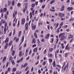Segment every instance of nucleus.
<instances>
[{
    "label": "nucleus",
    "mask_w": 74,
    "mask_h": 74,
    "mask_svg": "<svg viewBox=\"0 0 74 74\" xmlns=\"http://www.w3.org/2000/svg\"><path fill=\"white\" fill-rule=\"evenodd\" d=\"M62 64H63V66H62V69H63V67H64V66L65 65V62H63Z\"/></svg>",
    "instance_id": "ea45409f"
},
{
    "label": "nucleus",
    "mask_w": 74,
    "mask_h": 74,
    "mask_svg": "<svg viewBox=\"0 0 74 74\" xmlns=\"http://www.w3.org/2000/svg\"><path fill=\"white\" fill-rule=\"evenodd\" d=\"M8 64H9V62H7L6 64V67H7L8 66Z\"/></svg>",
    "instance_id": "8fccbe9b"
},
{
    "label": "nucleus",
    "mask_w": 74,
    "mask_h": 74,
    "mask_svg": "<svg viewBox=\"0 0 74 74\" xmlns=\"http://www.w3.org/2000/svg\"><path fill=\"white\" fill-rule=\"evenodd\" d=\"M49 36H50V34H47L45 36V38L46 39H49Z\"/></svg>",
    "instance_id": "7ed1b4c3"
},
{
    "label": "nucleus",
    "mask_w": 74,
    "mask_h": 74,
    "mask_svg": "<svg viewBox=\"0 0 74 74\" xmlns=\"http://www.w3.org/2000/svg\"><path fill=\"white\" fill-rule=\"evenodd\" d=\"M39 63V61H37L36 62V63L35 64V65H37V64H38Z\"/></svg>",
    "instance_id": "6e6d98bb"
},
{
    "label": "nucleus",
    "mask_w": 74,
    "mask_h": 74,
    "mask_svg": "<svg viewBox=\"0 0 74 74\" xmlns=\"http://www.w3.org/2000/svg\"><path fill=\"white\" fill-rule=\"evenodd\" d=\"M8 72L11 71V68H9L8 69Z\"/></svg>",
    "instance_id": "a19ab883"
},
{
    "label": "nucleus",
    "mask_w": 74,
    "mask_h": 74,
    "mask_svg": "<svg viewBox=\"0 0 74 74\" xmlns=\"http://www.w3.org/2000/svg\"><path fill=\"white\" fill-rule=\"evenodd\" d=\"M74 20V18H71L70 19V21H73Z\"/></svg>",
    "instance_id": "4c0bfd02"
},
{
    "label": "nucleus",
    "mask_w": 74,
    "mask_h": 74,
    "mask_svg": "<svg viewBox=\"0 0 74 74\" xmlns=\"http://www.w3.org/2000/svg\"><path fill=\"white\" fill-rule=\"evenodd\" d=\"M23 41H24V36H23L22 37V42H21L20 44V46H21V44H22L23 42Z\"/></svg>",
    "instance_id": "423d86ee"
},
{
    "label": "nucleus",
    "mask_w": 74,
    "mask_h": 74,
    "mask_svg": "<svg viewBox=\"0 0 74 74\" xmlns=\"http://www.w3.org/2000/svg\"><path fill=\"white\" fill-rule=\"evenodd\" d=\"M12 32H11L9 34V36H11L12 34Z\"/></svg>",
    "instance_id": "603ef678"
},
{
    "label": "nucleus",
    "mask_w": 74,
    "mask_h": 74,
    "mask_svg": "<svg viewBox=\"0 0 74 74\" xmlns=\"http://www.w3.org/2000/svg\"><path fill=\"white\" fill-rule=\"evenodd\" d=\"M68 53H66V54H65V58H66V57H67V56H68Z\"/></svg>",
    "instance_id": "49530a36"
},
{
    "label": "nucleus",
    "mask_w": 74,
    "mask_h": 74,
    "mask_svg": "<svg viewBox=\"0 0 74 74\" xmlns=\"http://www.w3.org/2000/svg\"><path fill=\"white\" fill-rule=\"evenodd\" d=\"M26 46H27V44H26V43H25V44L24 45V47H26Z\"/></svg>",
    "instance_id": "bf43d9fd"
},
{
    "label": "nucleus",
    "mask_w": 74,
    "mask_h": 74,
    "mask_svg": "<svg viewBox=\"0 0 74 74\" xmlns=\"http://www.w3.org/2000/svg\"><path fill=\"white\" fill-rule=\"evenodd\" d=\"M22 51H21L20 52L19 56H22Z\"/></svg>",
    "instance_id": "b1692460"
},
{
    "label": "nucleus",
    "mask_w": 74,
    "mask_h": 74,
    "mask_svg": "<svg viewBox=\"0 0 74 74\" xmlns=\"http://www.w3.org/2000/svg\"><path fill=\"white\" fill-rule=\"evenodd\" d=\"M59 37H61L60 40V41H63L66 38V36H65V33H62L59 35Z\"/></svg>",
    "instance_id": "f257e3e1"
},
{
    "label": "nucleus",
    "mask_w": 74,
    "mask_h": 74,
    "mask_svg": "<svg viewBox=\"0 0 74 74\" xmlns=\"http://www.w3.org/2000/svg\"><path fill=\"white\" fill-rule=\"evenodd\" d=\"M29 14L30 15V18L31 19V18H32V17H33V15H32V12H30Z\"/></svg>",
    "instance_id": "bb28decb"
},
{
    "label": "nucleus",
    "mask_w": 74,
    "mask_h": 74,
    "mask_svg": "<svg viewBox=\"0 0 74 74\" xmlns=\"http://www.w3.org/2000/svg\"><path fill=\"white\" fill-rule=\"evenodd\" d=\"M60 29H59V28H58L56 32L58 33H59V30Z\"/></svg>",
    "instance_id": "de8ad7c7"
},
{
    "label": "nucleus",
    "mask_w": 74,
    "mask_h": 74,
    "mask_svg": "<svg viewBox=\"0 0 74 74\" xmlns=\"http://www.w3.org/2000/svg\"><path fill=\"white\" fill-rule=\"evenodd\" d=\"M27 21H29V16H27Z\"/></svg>",
    "instance_id": "774afa93"
},
{
    "label": "nucleus",
    "mask_w": 74,
    "mask_h": 74,
    "mask_svg": "<svg viewBox=\"0 0 74 74\" xmlns=\"http://www.w3.org/2000/svg\"><path fill=\"white\" fill-rule=\"evenodd\" d=\"M38 30H36L35 32L34 33H36V34H37V33H38Z\"/></svg>",
    "instance_id": "37998d69"
},
{
    "label": "nucleus",
    "mask_w": 74,
    "mask_h": 74,
    "mask_svg": "<svg viewBox=\"0 0 74 74\" xmlns=\"http://www.w3.org/2000/svg\"><path fill=\"white\" fill-rule=\"evenodd\" d=\"M5 16V19H7V18H8V17H7V14H5L4 15Z\"/></svg>",
    "instance_id": "7c9ffc66"
},
{
    "label": "nucleus",
    "mask_w": 74,
    "mask_h": 74,
    "mask_svg": "<svg viewBox=\"0 0 74 74\" xmlns=\"http://www.w3.org/2000/svg\"><path fill=\"white\" fill-rule=\"evenodd\" d=\"M7 58V57H5L3 58V59L2 60V62L3 63H4L6 61V59Z\"/></svg>",
    "instance_id": "0eeeda50"
},
{
    "label": "nucleus",
    "mask_w": 74,
    "mask_h": 74,
    "mask_svg": "<svg viewBox=\"0 0 74 74\" xmlns=\"http://www.w3.org/2000/svg\"><path fill=\"white\" fill-rule=\"evenodd\" d=\"M55 0H52V1L50 2V4H53V3H54V2H55Z\"/></svg>",
    "instance_id": "473e14b6"
},
{
    "label": "nucleus",
    "mask_w": 74,
    "mask_h": 74,
    "mask_svg": "<svg viewBox=\"0 0 74 74\" xmlns=\"http://www.w3.org/2000/svg\"><path fill=\"white\" fill-rule=\"evenodd\" d=\"M58 15L59 16H60V17L62 18V17H64V14H62V13H59L58 14Z\"/></svg>",
    "instance_id": "f03ea898"
},
{
    "label": "nucleus",
    "mask_w": 74,
    "mask_h": 74,
    "mask_svg": "<svg viewBox=\"0 0 74 74\" xmlns=\"http://www.w3.org/2000/svg\"><path fill=\"white\" fill-rule=\"evenodd\" d=\"M22 33V31H19V33H18V36L19 37H20L21 36V34Z\"/></svg>",
    "instance_id": "f3484780"
},
{
    "label": "nucleus",
    "mask_w": 74,
    "mask_h": 74,
    "mask_svg": "<svg viewBox=\"0 0 74 74\" xmlns=\"http://www.w3.org/2000/svg\"><path fill=\"white\" fill-rule=\"evenodd\" d=\"M25 30H27L28 29V26H25Z\"/></svg>",
    "instance_id": "09e8293b"
},
{
    "label": "nucleus",
    "mask_w": 74,
    "mask_h": 74,
    "mask_svg": "<svg viewBox=\"0 0 74 74\" xmlns=\"http://www.w3.org/2000/svg\"><path fill=\"white\" fill-rule=\"evenodd\" d=\"M7 23H6L5 25V27H7Z\"/></svg>",
    "instance_id": "0e129e2a"
},
{
    "label": "nucleus",
    "mask_w": 74,
    "mask_h": 74,
    "mask_svg": "<svg viewBox=\"0 0 74 74\" xmlns=\"http://www.w3.org/2000/svg\"><path fill=\"white\" fill-rule=\"evenodd\" d=\"M34 37H35L36 38H37V34H36V33H34Z\"/></svg>",
    "instance_id": "412c9836"
},
{
    "label": "nucleus",
    "mask_w": 74,
    "mask_h": 74,
    "mask_svg": "<svg viewBox=\"0 0 74 74\" xmlns=\"http://www.w3.org/2000/svg\"><path fill=\"white\" fill-rule=\"evenodd\" d=\"M73 7H69L67 8V10L68 11H71V10H73Z\"/></svg>",
    "instance_id": "6e6552de"
},
{
    "label": "nucleus",
    "mask_w": 74,
    "mask_h": 74,
    "mask_svg": "<svg viewBox=\"0 0 74 74\" xmlns=\"http://www.w3.org/2000/svg\"><path fill=\"white\" fill-rule=\"evenodd\" d=\"M11 62L12 63V64L13 65H14V64H15V62H14V60H12Z\"/></svg>",
    "instance_id": "a878e982"
},
{
    "label": "nucleus",
    "mask_w": 74,
    "mask_h": 74,
    "mask_svg": "<svg viewBox=\"0 0 74 74\" xmlns=\"http://www.w3.org/2000/svg\"><path fill=\"white\" fill-rule=\"evenodd\" d=\"M64 6H63L61 8V11H64Z\"/></svg>",
    "instance_id": "f8f14e48"
},
{
    "label": "nucleus",
    "mask_w": 74,
    "mask_h": 74,
    "mask_svg": "<svg viewBox=\"0 0 74 74\" xmlns=\"http://www.w3.org/2000/svg\"><path fill=\"white\" fill-rule=\"evenodd\" d=\"M39 74H41V71L40 70H39L38 71Z\"/></svg>",
    "instance_id": "338daca9"
},
{
    "label": "nucleus",
    "mask_w": 74,
    "mask_h": 74,
    "mask_svg": "<svg viewBox=\"0 0 74 74\" xmlns=\"http://www.w3.org/2000/svg\"><path fill=\"white\" fill-rule=\"evenodd\" d=\"M65 20V18H61V21H64V20Z\"/></svg>",
    "instance_id": "052dcab7"
},
{
    "label": "nucleus",
    "mask_w": 74,
    "mask_h": 74,
    "mask_svg": "<svg viewBox=\"0 0 74 74\" xmlns=\"http://www.w3.org/2000/svg\"><path fill=\"white\" fill-rule=\"evenodd\" d=\"M31 6L32 7H34L35 6V4L34 3L32 4Z\"/></svg>",
    "instance_id": "e433bc0d"
},
{
    "label": "nucleus",
    "mask_w": 74,
    "mask_h": 74,
    "mask_svg": "<svg viewBox=\"0 0 74 74\" xmlns=\"http://www.w3.org/2000/svg\"><path fill=\"white\" fill-rule=\"evenodd\" d=\"M25 23V18L22 19L21 23L22 25H24Z\"/></svg>",
    "instance_id": "20e7f679"
},
{
    "label": "nucleus",
    "mask_w": 74,
    "mask_h": 74,
    "mask_svg": "<svg viewBox=\"0 0 74 74\" xmlns=\"http://www.w3.org/2000/svg\"><path fill=\"white\" fill-rule=\"evenodd\" d=\"M1 23H5V20H4L2 19L1 20Z\"/></svg>",
    "instance_id": "a211bd4d"
},
{
    "label": "nucleus",
    "mask_w": 74,
    "mask_h": 74,
    "mask_svg": "<svg viewBox=\"0 0 74 74\" xmlns=\"http://www.w3.org/2000/svg\"><path fill=\"white\" fill-rule=\"evenodd\" d=\"M15 51L14 50L13 51L12 53V55L13 56H14V55H15Z\"/></svg>",
    "instance_id": "dca6fc26"
},
{
    "label": "nucleus",
    "mask_w": 74,
    "mask_h": 74,
    "mask_svg": "<svg viewBox=\"0 0 74 74\" xmlns=\"http://www.w3.org/2000/svg\"><path fill=\"white\" fill-rule=\"evenodd\" d=\"M49 60L50 63H52V59H49Z\"/></svg>",
    "instance_id": "2f4dec72"
},
{
    "label": "nucleus",
    "mask_w": 74,
    "mask_h": 74,
    "mask_svg": "<svg viewBox=\"0 0 74 74\" xmlns=\"http://www.w3.org/2000/svg\"><path fill=\"white\" fill-rule=\"evenodd\" d=\"M16 42H18L19 41V38H17L16 40Z\"/></svg>",
    "instance_id": "c9c22d12"
},
{
    "label": "nucleus",
    "mask_w": 74,
    "mask_h": 74,
    "mask_svg": "<svg viewBox=\"0 0 74 74\" xmlns=\"http://www.w3.org/2000/svg\"><path fill=\"white\" fill-rule=\"evenodd\" d=\"M45 61H44V62H43V65L44 66L45 65Z\"/></svg>",
    "instance_id": "4d7b16f0"
},
{
    "label": "nucleus",
    "mask_w": 74,
    "mask_h": 74,
    "mask_svg": "<svg viewBox=\"0 0 74 74\" xmlns=\"http://www.w3.org/2000/svg\"><path fill=\"white\" fill-rule=\"evenodd\" d=\"M45 5L44 4L42 6V8L44 9V8H45Z\"/></svg>",
    "instance_id": "f704fd0d"
},
{
    "label": "nucleus",
    "mask_w": 74,
    "mask_h": 74,
    "mask_svg": "<svg viewBox=\"0 0 74 74\" xmlns=\"http://www.w3.org/2000/svg\"><path fill=\"white\" fill-rule=\"evenodd\" d=\"M16 71V68H14L12 70V72H15Z\"/></svg>",
    "instance_id": "2eb2a0df"
},
{
    "label": "nucleus",
    "mask_w": 74,
    "mask_h": 74,
    "mask_svg": "<svg viewBox=\"0 0 74 74\" xmlns=\"http://www.w3.org/2000/svg\"><path fill=\"white\" fill-rule=\"evenodd\" d=\"M42 42H44L45 41H44V39L43 38H42L41 40Z\"/></svg>",
    "instance_id": "13d9d810"
},
{
    "label": "nucleus",
    "mask_w": 74,
    "mask_h": 74,
    "mask_svg": "<svg viewBox=\"0 0 74 74\" xmlns=\"http://www.w3.org/2000/svg\"><path fill=\"white\" fill-rule=\"evenodd\" d=\"M29 51V49H27L26 50V53H27Z\"/></svg>",
    "instance_id": "c03bdc74"
},
{
    "label": "nucleus",
    "mask_w": 74,
    "mask_h": 74,
    "mask_svg": "<svg viewBox=\"0 0 74 74\" xmlns=\"http://www.w3.org/2000/svg\"><path fill=\"white\" fill-rule=\"evenodd\" d=\"M15 30H14L13 35H15Z\"/></svg>",
    "instance_id": "680f3d73"
},
{
    "label": "nucleus",
    "mask_w": 74,
    "mask_h": 74,
    "mask_svg": "<svg viewBox=\"0 0 74 74\" xmlns=\"http://www.w3.org/2000/svg\"><path fill=\"white\" fill-rule=\"evenodd\" d=\"M73 37V36L71 35H69V38H72Z\"/></svg>",
    "instance_id": "4468645a"
},
{
    "label": "nucleus",
    "mask_w": 74,
    "mask_h": 74,
    "mask_svg": "<svg viewBox=\"0 0 74 74\" xmlns=\"http://www.w3.org/2000/svg\"><path fill=\"white\" fill-rule=\"evenodd\" d=\"M4 34L6 33V27H4Z\"/></svg>",
    "instance_id": "4be33fe9"
},
{
    "label": "nucleus",
    "mask_w": 74,
    "mask_h": 74,
    "mask_svg": "<svg viewBox=\"0 0 74 74\" xmlns=\"http://www.w3.org/2000/svg\"><path fill=\"white\" fill-rule=\"evenodd\" d=\"M53 40H54V39H53V38H52L50 41V42H51V43H52L53 42Z\"/></svg>",
    "instance_id": "72a5a7b5"
},
{
    "label": "nucleus",
    "mask_w": 74,
    "mask_h": 74,
    "mask_svg": "<svg viewBox=\"0 0 74 74\" xmlns=\"http://www.w3.org/2000/svg\"><path fill=\"white\" fill-rule=\"evenodd\" d=\"M27 65H28V63H26L24 65V67H26Z\"/></svg>",
    "instance_id": "cd10ccee"
},
{
    "label": "nucleus",
    "mask_w": 74,
    "mask_h": 74,
    "mask_svg": "<svg viewBox=\"0 0 74 74\" xmlns=\"http://www.w3.org/2000/svg\"><path fill=\"white\" fill-rule=\"evenodd\" d=\"M53 67H55V66H56V64L55 63V61H54L53 62Z\"/></svg>",
    "instance_id": "5701e85b"
},
{
    "label": "nucleus",
    "mask_w": 74,
    "mask_h": 74,
    "mask_svg": "<svg viewBox=\"0 0 74 74\" xmlns=\"http://www.w3.org/2000/svg\"><path fill=\"white\" fill-rule=\"evenodd\" d=\"M61 45L62 46V49H64V44L62 43L61 44Z\"/></svg>",
    "instance_id": "393cba45"
},
{
    "label": "nucleus",
    "mask_w": 74,
    "mask_h": 74,
    "mask_svg": "<svg viewBox=\"0 0 74 74\" xmlns=\"http://www.w3.org/2000/svg\"><path fill=\"white\" fill-rule=\"evenodd\" d=\"M15 3V1L14 0H13L12 1V5H14V4Z\"/></svg>",
    "instance_id": "58836bf2"
},
{
    "label": "nucleus",
    "mask_w": 74,
    "mask_h": 74,
    "mask_svg": "<svg viewBox=\"0 0 74 74\" xmlns=\"http://www.w3.org/2000/svg\"><path fill=\"white\" fill-rule=\"evenodd\" d=\"M8 43H7L5 45V49H7V47H8Z\"/></svg>",
    "instance_id": "aec40b11"
},
{
    "label": "nucleus",
    "mask_w": 74,
    "mask_h": 74,
    "mask_svg": "<svg viewBox=\"0 0 74 74\" xmlns=\"http://www.w3.org/2000/svg\"><path fill=\"white\" fill-rule=\"evenodd\" d=\"M69 44H68L65 47V49H67V50H69L70 48H71V47H69Z\"/></svg>",
    "instance_id": "39448f33"
},
{
    "label": "nucleus",
    "mask_w": 74,
    "mask_h": 74,
    "mask_svg": "<svg viewBox=\"0 0 74 74\" xmlns=\"http://www.w3.org/2000/svg\"><path fill=\"white\" fill-rule=\"evenodd\" d=\"M56 26L55 27V30H56V28L58 27V26H59V23H57L56 24Z\"/></svg>",
    "instance_id": "c756f323"
},
{
    "label": "nucleus",
    "mask_w": 74,
    "mask_h": 74,
    "mask_svg": "<svg viewBox=\"0 0 74 74\" xmlns=\"http://www.w3.org/2000/svg\"><path fill=\"white\" fill-rule=\"evenodd\" d=\"M50 11H52L53 12H55V10H52V9H50Z\"/></svg>",
    "instance_id": "e2e57ef3"
},
{
    "label": "nucleus",
    "mask_w": 74,
    "mask_h": 74,
    "mask_svg": "<svg viewBox=\"0 0 74 74\" xmlns=\"http://www.w3.org/2000/svg\"><path fill=\"white\" fill-rule=\"evenodd\" d=\"M36 42V39L34 38L33 39L32 41V43L33 44H35Z\"/></svg>",
    "instance_id": "1a4fd4ad"
},
{
    "label": "nucleus",
    "mask_w": 74,
    "mask_h": 74,
    "mask_svg": "<svg viewBox=\"0 0 74 74\" xmlns=\"http://www.w3.org/2000/svg\"><path fill=\"white\" fill-rule=\"evenodd\" d=\"M18 7H20L21 6V4L19 3L18 4Z\"/></svg>",
    "instance_id": "69168bd1"
},
{
    "label": "nucleus",
    "mask_w": 74,
    "mask_h": 74,
    "mask_svg": "<svg viewBox=\"0 0 74 74\" xmlns=\"http://www.w3.org/2000/svg\"><path fill=\"white\" fill-rule=\"evenodd\" d=\"M28 25H29V24L28 23H26L25 25V26H28Z\"/></svg>",
    "instance_id": "5fc2aeb1"
},
{
    "label": "nucleus",
    "mask_w": 74,
    "mask_h": 74,
    "mask_svg": "<svg viewBox=\"0 0 74 74\" xmlns=\"http://www.w3.org/2000/svg\"><path fill=\"white\" fill-rule=\"evenodd\" d=\"M34 52H36L37 51V48L36 47L34 48L33 50Z\"/></svg>",
    "instance_id": "6ab92c4d"
},
{
    "label": "nucleus",
    "mask_w": 74,
    "mask_h": 74,
    "mask_svg": "<svg viewBox=\"0 0 74 74\" xmlns=\"http://www.w3.org/2000/svg\"><path fill=\"white\" fill-rule=\"evenodd\" d=\"M29 66H27L26 67V68L25 69V71H27L28 69H29Z\"/></svg>",
    "instance_id": "a18cd8bd"
},
{
    "label": "nucleus",
    "mask_w": 74,
    "mask_h": 74,
    "mask_svg": "<svg viewBox=\"0 0 74 74\" xmlns=\"http://www.w3.org/2000/svg\"><path fill=\"white\" fill-rule=\"evenodd\" d=\"M7 11V8H5L3 10V12H6V11Z\"/></svg>",
    "instance_id": "9b49d317"
},
{
    "label": "nucleus",
    "mask_w": 74,
    "mask_h": 74,
    "mask_svg": "<svg viewBox=\"0 0 74 74\" xmlns=\"http://www.w3.org/2000/svg\"><path fill=\"white\" fill-rule=\"evenodd\" d=\"M8 41H9V38H8V37L6 38V40L5 41V42H8Z\"/></svg>",
    "instance_id": "9d476101"
},
{
    "label": "nucleus",
    "mask_w": 74,
    "mask_h": 74,
    "mask_svg": "<svg viewBox=\"0 0 74 74\" xmlns=\"http://www.w3.org/2000/svg\"><path fill=\"white\" fill-rule=\"evenodd\" d=\"M37 45L36 44H35L34 45H32V47L33 48L34 47H36V46Z\"/></svg>",
    "instance_id": "864d4df0"
},
{
    "label": "nucleus",
    "mask_w": 74,
    "mask_h": 74,
    "mask_svg": "<svg viewBox=\"0 0 74 74\" xmlns=\"http://www.w3.org/2000/svg\"><path fill=\"white\" fill-rule=\"evenodd\" d=\"M53 49L52 48H50L49 49V51L50 52H52V51H53Z\"/></svg>",
    "instance_id": "c85d7f7f"
},
{
    "label": "nucleus",
    "mask_w": 74,
    "mask_h": 74,
    "mask_svg": "<svg viewBox=\"0 0 74 74\" xmlns=\"http://www.w3.org/2000/svg\"><path fill=\"white\" fill-rule=\"evenodd\" d=\"M63 22H62L60 24V26H63Z\"/></svg>",
    "instance_id": "3c124183"
},
{
    "label": "nucleus",
    "mask_w": 74,
    "mask_h": 74,
    "mask_svg": "<svg viewBox=\"0 0 74 74\" xmlns=\"http://www.w3.org/2000/svg\"><path fill=\"white\" fill-rule=\"evenodd\" d=\"M36 25H34L32 27V29L33 30H35L36 28Z\"/></svg>",
    "instance_id": "ddd939ff"
},
{
    "label": "nucleus",
    "mask_w": 74,
    "mask_h": 74,
    "mask_svg": "<svg viewBox=\"0 0 74 74\" xmlns=\"http://www.w3.org/2000/svg\"><path fill=\"white\" fill-rule=\"evenodd\" d=\"M35 10H33L32 11V14H33V15H34V12H35Z\"/></svg>",
    "instance_id": "79ce46f5"
}]
</instances>
